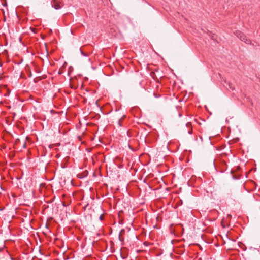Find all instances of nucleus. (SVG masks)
I'll use <instances>...</instances> for the list:
<instances>
[{"mask_svg": "<svg viewBox=\"0 0 260 260\" xmlns=\"http://www.w3.org/2000/svg\"><path fill=\"white\" fill-rule=\"evenodd\" d=\"M119 239L120 241H123V239L121 238V237H120V235H119Z\"/></svg>", "mask_w": 260, "mask_h": 260, "instance_id": "13", "label": "nucleus"}, {"mask_svg": "<svg viewBox=\"0 0 260 260\" xmlns=\"http://www.w3.org/2000/svg\"><path fill=\"white\" fill-rule=\"evenodd\" d=\"M229 235H230V231H229ZM229 241H230V242L231 243V246H230V244L229 243V253L230 250H233V249H234L236 248L237 244L235 240L231 238L229 236Z\"/></svg>", "mask_w": 260, "mask_h": 260, "instance_id": "2", "label": "nucleus"}, {"mask_svg": "<svg viewBox=\"0 0 260 260\" xmlns=\"http://www.w3.org/2000/svg\"><path fill=\"white\" fill-rule=\"evenodd\" d=\"M220 155H221V156L222 157H223L224 156H226V153H221Z\"/></svg>", "mask_w": 260, "mask_h": 260, "instance_id": "11", "label": "nucleus"}, {"mask_svg": "<svg viewBox=\"0 0 260 260\" xmlns=\"http://www.w3.org/2000/svg\"><path fill=\"white\" fill-rule=\"evenodd\" d=\"M226 236L228 237V233L226 234Z\"/></svg>", "mask_w": 260, "mask_h": 260, "instance_id": "24", "label": "nucleus"}, {"mask_svg": "<svg viewBox=\"0 0 260 260\" xmlns=\"http://www.w3.org/2000/svg\"><path fill=\"white\" fill-rule=\"evenodd\" d=\"M25 146H26V144H24L23 145V147H24V148H25Z\"/></svg>", "mask_w": 260, "mask_h": 260, "instance_id": "21", "label": "nucleus"}, {"mask_svg": "<svg viewBox=\"0 0 260 260\" xmlns=\"http://www.w3.org/2000/svg\"><path fill=\"white\" fill-rule=\"evenodd\" d=\"M16 178H17V179H21V177H17Z\"/></svg>", "mask_w": 260, "mask_h": 260, "instance_id": "20", "label": "nucleus"}, {"mask_svg": "<svg viewBox=\"0 0 260 260\" xmlns=\"http://www.w3.org/2000/svg\"><path fill=\"white\" fill-rule=\"evenodd\" d=\"M70 86L71 88L74 89H76L77 88V86H76L74 85H72V84H70Z\"/></svg>", "mask_w": 260, "mask_h": 260, "instance_id": "8", "label": "nucleus"}, {"mask_svg": "<svg viewBox=\"0 0 260 260\" xmlns=\"http://www.w3.org/2000/svg\"><path fill=\"white\" fill-rule=\"evenodd\" d=\"M97 235H98V236H100V233H98V234H97Z\"/></svg>", "mask_w": 260, "mask_h": 260, "instance_id": "23", "label": "nucleus"}, {"mask_svg": "<svg viewBox=\"0 0 260 260\" xmlns=\"http://www.w3.org/2000/svg\"><path fill=\"white\" fill-rule=\"evenodd\" d=\"M103 218H104V216L103 215H101L100 216V219L101 220H102L103 219Z\"/></svg>", "mask_w": 260, "mask_h": 260, "instance_id": "12", "label": "nucleus"}, {"mask_svg": "<svg viewBox=\"0 0 260 260\" xmlns=\"http://www.w3.org/2000/svg\"><path fill=\"white\" fill-rule=\"evenodd\" d=\"M236 35L242 41L244 42L246 44H250V40L247 39V37L241 31H236Z\"/></svg>", "mask_w": 260, "mask_h": 260, "instance_id": "1", "label": "nucleus"}, {"mask_svg": "<svg viewBox=\"0 0 260 260\" xmlns=\"http://www.w3.org/2000/svg\"><path fill=\"white\" fill-rule=\"evenodd\" d=\"M228 86H229V87L231 89H232V90L234 89V88H233L231 86L230 83H229V84H228Z\"/></svg>", "mask_w": 260, "mask_h": 260, "instance_id": "14", "label": "nucleus"}, {"mask_svg": "<svg viewBox=\"0 0 260 260\" xmlns=\"http://www.w3.org/2000/svg\"><path fill=\"white\" fill-rule=\"evenodd\" d=\"M124 232V230H122L121 231H120V234H121L122 232Z\"/></svg>", "mask_w": 260, "mask_h": 260, "instance_id": "17", "label": "nucleus"}, {"mask_svg": "<svg viewBox=\"0 0 260 260\" xmlns=\"http://www.w3.org/2000/svg\"><path fill=\"white\" fill-rule=\"evenodd\" d=\"M228 216H229V219L230 218H231V217H232V216H231L230 214H229V215H228Z\"/></svg>", "mask_w": 260, "mask_h": 260, "instance_id": "18", "label": "nucleus"}, {"mask_svg": "<svg viewBox=\"0 0 260 260\" xmlns=\"http://www.w3.org/2000/svg\"><path fill=\"white\" fill-rule=\"evenodd\" d=\"M221 161L224 165L226 166V162L224 159H222Z\"/></svg>", "mask_w": 260, "mask_h": 260, "instance_id": "10", "label": "nucleus"}, {"mask_svg": "<svg viewBox=\"0 0 260 260\" xmlns=\"http://www.w3.org/2000/svg\"><path fill=\"white\" fill-rule=\"evenodd\" d=\"M219 75L220 76V78H221V84L224 86H225V85H224V83L226 84V79L225 78H224L223 77H221V75L220 74H219Z\"/></svg>", "mask_w": 260, "mask_h": 260, "instance_id": "5", "label": "nucleus"}, {"mask_svg": "<svg viewBox=\"0 0 260 260\" xmlns=\"http://www.w3.org/2000/svg\"><path fill=\"white\" fill-rule=\"evenodd\" d=\"M3 250V248H0V252H1Z\"/></svg>", "mask_w": 260, "mask_h": 260, "instance_id": "19", "label": "nucleus"}, {"mask_svg": "<svg viewBox=\"0 0 260 260\" xmlns=\"http://www.w3.org/2000/svg\"><path fill=\"white\" fill-rule=\"evenodd\" d=\"M118 124L119 125V126H122V124H121V120H118Z\"/></svg>", "mask_w": 260, "mask_h": 260, "instance_id": "9", "label": "nucleus"}, {"mask_svg": "<svg viewBox=\"0 0 260 260\" xmlns=\"http://www.w3.org/2000/svg\"><path fill=\"white\" fill-rule=\"evenodd\" d=\"M225 170H226V169H224V170L222 171L221 172H224Z\"/></svg>", "mask_w": 260, "mask_h": 260, "instance_id": "22", "label": "nucleus"}, {"mask_svg": "<svg viewBox=\"0 0 260 260\" xmlns=\"http://www.w3.org/2000/svg\"><path fill=\"white\" fill-rule=\"evenodd\" d=\"M230 173L233 180H239L240 179V175L239 173H235L233 170H231Z\"/></svg>", "mask_w": 260, "mask_h": 260, "instance_id": "3", "label": "nucleus"}, {"mask_svg": "<svg viewBox=\"0 0 260 260\" xmlns=\"http://www.w3.org/2000/svg\"><path fill=\"white\" fill-rule=\"evenodd\" d=\"M179 116L180 117H182V114H181V113H179Z\"/></svg>", "mask_w": 260, "mask_h": 260, "instance_id": "16", "label": "nucleus"}, {"mask_svg": "<svg viewBox=\"0 0 260 260\" xmlns=\"http://www.w3.org/2000/svg\"><path fill=\"white\" fill-rule=\"evenodd\" d=\"M230 198H231L232 200H233V201H234L233 202H232V204H234H234H235V203H234V202L236 201V197H235V196H233L232 194H231V195H230Z\"/></svg>", "mask_w": 260, "mask_h": 260, "instance_id": "6", "label": "nucleus"}, {"mask_svg": "<svg viewBox=\"0 0 260 260\" xmlns=\"http://www.w3.org/2000/svg\"><path fill=\"white\" fill-rule=\"evenodd\" d=\"M62 73V71L59 70V71H58V74H61Z\"/></svg>", "mask_w": 260, "mask_h": 260, "instance_id": "15", "label": "nucleus"}, {"mask_svg": "<svg viewBox=\"0 0 260 260\" xmlns=\"http://www.w3.org/2000/svg\"><path fill=\"white\" fill-rule=\"evenodd\" d=\"M51 5L52 7L56 10H58L61 7L59 4V3L58 2L57 0H52L51 2Z\"/></svg>", "mask_w": 260, "mask_h": 260, "instance_id": "4", "label": "nucleus"}, {"mask_svg": "<svg viewBox=\"0 0 260 260\" xmlns=\"http://www.w3.org/2000/svg\"><path fill=\"white\" fill-rule=\"evenodd\" d=\"M80 51L81 52V54L84 56H87V54L83 52L81 49H80Z\"/></svg>", "mask_w": 260, "mask_h": 260, "instance_id": "7", "label": "nucleus"}]
</instances>
